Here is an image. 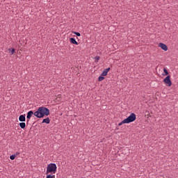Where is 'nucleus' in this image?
Here are the masks:
<instances>
[{"label":"nucleus","mask_w":178,"mask_h":178,"mask_svg":"<svg viewBox=\"0 0 178 178\" xmlns=\"http://www.w3.org/2000/svg\"><path fill=\"white\" fill-rule=\"evenodd\" d=\"M95 63H98L100 59V57L99 56H96L95 57Z\"/></svg>","instance_id":"16"},{"label":"nucleus","mask_w":178,"mask_h":178,"mask_svg":"<svg viewBox=\"0 0 178 178\" xmlns=\"http://www.w3.org/2000/svg\"><path fill=\"white\" fill-rule=\"evenodd\" d=\"M111 67H108L106 69H104L101 74L102 76H106L108 75V73L110 72Z\"/></svg>","instance_id":"5"},{"label":"nucleus","mask_w":178,"mask_h":178,"mask_svg":"<svg viewBox=\"0 0 178 178\" xmlns=\"http://www.w3.org/2000/svg\"><path fill=\"white\" fill-rule=\"evenodd\" d=\"M57 170V165L56 163H51L47 165L46 170V175L49 173L55 174Z\"/></svg>","instance_id":"3"},{"label":"nucleus","mask_w":178,"mask_h":178,"mask_svg":"<svg viewBox=\"0 0 178 178\" xmlns=\"http://www.w3.org/2000/svg\"><path fill=\"white\" fill-rule=\"evenodd\" d=\"M136 115L134 113H131L130 115L128 116V118L124 119L122 122H120L118 124V126L121 127L124 124H129V123L134 122L136 121Z\"/></svg>","instance_id":"2"},{"label":"nucleus","mask_w":178,"mask_h":178,"mask_svg":"<svg viewBox=\"0 0 178 178\" xmlns=\"http://www.w3.org/2000/svg\"><path fill=\"white\" fill-rule=\"evenodd\" d=\"M163 72L165 73V74H164L165 76H168L169 74V72L166 68L163 69Z\"/></svg>","instance_id":"15"},{"label":"nucleus","mask_w":178,"mask_h":178,"mask_svg":"<svg viewBox=\"0 0 178 178\" xmlns=\"http://www.w3.org/2000/svg\"><path fill=\"white\" fill-rule=\"evenodd\" d=\"M8 51H10V54H11V55H13V54H15V49L13 48V49H8Z\"/></svg>","instance_id":"12"},{"label":"nucleus","mask_w":178,"mask_h":178,"mask_svg":"<svg viewBox=\"0 0 178 178\" xmlns=\"http://www.w3.org/2000/svg\"><path fill=\"white\" fill-rule=\"evenodd\" d=\"M105 79V77L102 76H99L98 77V81L101 82L103 81Z\"/></svg>","instance_id":"13"},{"label":"nucleus","mask_w":178,"mask_h":178,"mask_svg":"<svg viewBox=\"0 0 178 178\" xmlns=\"http://www.w3.org/2000/svg\"><path fill=\"white\" fill-rule=\"evenodd\" d=\"M46 178H56L55 175H47Z\"/></svg>","instance_id":"14"},{"label":"nucleus","mask_w":178,"mask_h":178,"mask_svg":"<svg viewBox=\"0 0 178 178\" xmlns=\"http://www.w3.org/2000/svg\"><path fill=\"white\" fill-rule=\"evenodd\" d=\"M34 115V113L33 111H29L26 115V119H28V121L30 120V119L31 118L32 115Z\"/></svg>","instance_id":"7"},{"label":"nucleus","mask_w":178,"mask_h":178,"mask_svg":"<svg viewBox=\"0 0 178 178\" xmlns=\"http://www.w3.org/2000/svg\"><path fill=\"white\" fill-rule=\"evenodd\" d=\"M73 34H75V35H76V37H80L81 36V33L79 32H73Z\"/></svg>","instance_id":"17"},{"label":"nucleus","mask_w":178,"mask_h":178,"mask_svg":"<svg viewBox=\"0 0 178 178\" xmlns=\"http://www.w3.org/2000/svg\"><path fill=\"white\" fill-rule=\"evenodd\" d=\"M15 157H16V156L13 154V155H11V156H10V159H11L12 161H13V160H15Z\"/></svg>","instance_id":"18"},{"label":"nucleus","mask_w":178,"mask_h":178,"mask_svg":"<svg viewBox=\"0 0 178 178\" xmlns=\"http://www.w3.org/2000/svg\"><path fill=\"white\" fill-rule=\"evenodd\" d=\"M42 123H46L47 124H49L50 123L49 118H46L43 119V121H42Z\"/></svg>","instance_id":"10"},{"label":"nucleus","mask_w":178,"mask_h":178,"mask_svg":"<svg viewBox=\"0 0 178 178\" xmlns=\"http://www.w3.org/2000/svg\"><path fill=\"white\" fill-rule=\"evenodd\" d=\"M70 42H71L72 44H74V45H79L78 42H77V41L76 40V39L74 38H70Z\"/></svg>","instance_id":"9"},{"label":"nucleus","mask_w":178,"mask_h":178,"mask_svg":"<svg viewBox=\"0 0 178 178\" xmlns=\"http://www.w3.org/2000/svg\"><path fill=\"white\" fill-rule=\"evenodd\" d=\"M50 114L49 109L44 107V106H40L35 111V113H33V115L38 118H43L44 116H49Z\"/></svg>","instance_id":"1"},{"label":"nucleus","mask_w":178,"mask_h":178,"mask_svg":"<svg viewBox=\"0 0 178 178\" xmlns=\"http://www.w3.org/2000/svg\"><path fill=\"white\" fill-rule=\"evenodd\" d=\"M19 152H15V155H19Z\"/></svg>","instance_id":"19"},{"label":"nucleus","mask_w":178,"mask_h":178,"mask_svg":"<svg viewBox=\"0 0 178 178\" xmlns=\"http://www.w3.org/2000/svg\"><path fill=\"white\" fill-rule=\"evenodd\" d=\"M163 83L167 87H171L172 85V81H171V76L170 75H168L164 79Z\"/></svg>","instance_id":"4"},{"label":"nucleus","mask_w":178,"mask_h":178,"mask_svg":"<svg viewBox=\"0 0 178 178\" xmlns=\"http://www.w3.org/2000/svg\"><path fill=\"white\" fill-rule=\"evenodd\" d=\"M19 127H21V129H24L26 128V123L25 122H20L19 123Z\"/></svg>","instance_id":"11"},{"label":"nucleus","mask_w":178,"mask_h":178,"mask_svg":"<svg viewBox=\"0 0 178 178\" xmlns=\"http://www.w3.org/2000/svg\"><path fill=\"white\" fill-rule=\"evenodd\" d=\"M19 122H26V115H21L19 118Z\"/></svg>","instance_id":"8"},{"label":"nucleus","mask_w":178,"mask_h":178,"mask_svg":"<svg viewBox=\"0 0 178 178\" xmlns=\"http://www.w3.org/2000/svg\"><path fill=\"white\" fill-rule=\"evenodd\" d=\"M159 47L161 48L163 51H168V46L163 43H159Z\"/></svg>","instance_id":"6"}]
</instances>
